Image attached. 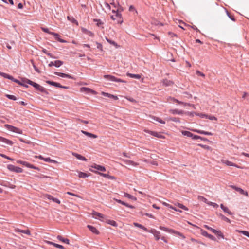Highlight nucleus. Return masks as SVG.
<instances>
[{
	"label": "nucleus",
	"mask_w": 249,
	"mask_h": 249,
	"mask_svg": "<svg viewBox=\"0 0 249 249\" xmlns=\"http://www.w3.org/2000/svg\"><path fill=\"white\" fill-rule=\"evenodd\" d=\"M159 229L164 231L171 233V234H175L177 235H179L180 237H182L183 238H185L184 236L180 232L176 231L173 229H169L168 228H166L165 227H163L162 226H160L159 227Z\"/></svg>",
	"instance_id": "obj_1"
},
{
	"label": "nucleus",
	"mask_w": 249,
	"mask_h": 249,
	"mask_svg": "<svg viewBox=\"0 0 249 249\" xmlns=\"http://www.w3.org/2000/svg\"><path fill=\"white\" fill-rule=\"evenodd\" d=\"M112 12L115 13V15L111 16V18L113 20H116L118 24H122L123 20L121 14L118 11L113 10Z\"/></svg>",
	"instance_id": "obj_2"
},
{
	"label": "nucleus",
	"mask_w": 249,
	"mask_h": 249,
	"mask_svg": "<svg viewBox=\"0 0 249 249\" xmlns=\"http://www.w3.org/2000/svg\"><path fill=\"white\" fill-rule=\"evenodd\" d=\"M104 78L105 79H107L110 81L116 82H121V83H126V81L124 80H122L120 78H118L114 76L111 75H104Z\"/></svg>",
	"instance_id": "obj_3"
},
{
	"label": "nucleus",
	"mask_w": 249,
	"mask_h": 249,
	"mask_svg": "<svg viewBox=\"0 0 249 249\" xmlns=\"http://www.w3.org/2000/svg\"><path fill=\"white\" fill-rule=\"evenodd\" d=\"M5 128H6L8 130L10 131H12L13 132H15L18 134H22V130L20 129L17 128L16 127H15L13 125L6 124L4 125Z\"/></svg>",
	"instance_id": "obj_4"
},
{
	"label": "nucleus",
	"mask_w": 249,
	"mask_h": 249,
	"mask_svg": "<svg viewBox=\"0 0 249 249\" xmlns=\"http://www.w3.org/2000/svg\"><path fill=\"white\" fill-rule=\"evenodd\" d=\"M204 227L206 229H207L209 230H210L213 233L216 234L218 237H221L223 239L224 238V236L220 231H217L215 229H214L209 227V226H208L207 225H205L204 226Z\"/></svg>",
	"instance_id": "obj_5"
},
{
	"label": "nucleus",
	"mask_w": 249,
	"mask_h": 249,
	"mask_svg": "<svg viewBox=\"0 0 249 249\" xmlns=\"http://www.w3.org/2000/svg\"><path fill=\"white\" fill-rule=\"evenodd\" d=\"M17 163H18V164H22L28 168H32V169H36V170H37L38 171L40 170V169L36 167V166H34V165L33 164H31L30 163H29V162H27V161H23V160H17Z\"/></svg>",
	"instance_id": "obj_6"
},
{
	"label": "nucleus",
	"mask_w": 249,
	"mask_h": 249,
	"mask_svg": "<svg viewBox=\"0 0 249 249\" xmlns=\"http://www.w3.org/2000/svg\"><path fill=\"white\" fill-rule=\"evenodd\" d=\"M7 169L10 171L18 173H22L23 172L22 169L20 167L15 166L12 164L8 165Z\"/></svg>",
	"instance_id": "obj_7"
},
{
	"label": "nucleus",
	"mask_w": 249,
	"mask_h": 249,
	"mask_svg": "<svg viewBox=\"0 0 249 249\" xmlns=\"http://www.w3.org/2000/svg\"><path fill=\"white\" fill-rule=\"evenodd\" d=\"M91 215L93 218L100 220L101 221H103V219H104L105 217V215L104 214L97 212L94 210L92 211Z\"/></svg>",
	"instance_id": "obj_8"
},
{
	"label": "nucleus",
	"mask_w": 249,
	"mask_h": 249,
	"mask_svg": "<svg viewBox=\"0 0 249 249\" xmlns=\"http://www.w3.org/2000/svg\"><path fill=\"white\" fill-rule=\"evenodd\" d=\"M147 232L153 234L156 240H159L160 238V232L154 229L149 230Z\"/></svg>",
	"instance_id": "obj_9"
},
{
	"label": "nucleus",
	"mask_w": 249,
	"mask_h": 249,
	"mask_svg": "<svg viewBox=\"0 0 249 249\" xmlns=\"http://www.w3.org/2000/svg\"><path fill=\"white\" fill-rule=\"evenodd\" d=\"M200 233L203 236L207 237L213 241L216 240V238L214 236L210 234H209L206 231L202 229L200 230Z\"/></svg>",
	"instance_id": "obj_10"
},
{
	"label": "nucleus",
	"mask_w": 249,
	"mask_h": 249,
	"mask_svg": "<svg viewBox=\"0 0 249 249\" xmlns=\"http://www.w3.org/2000/svg\"><path fill=\"white\" fill-rule=\"evenodd\" d=\"M21 79L22 80V81L24 82H26L27 83V84L32 86L33 87H34L35 89L37 87H38L39 86V84L36 83V82H34L26 78H21Z\"/></svg>",
	"instance_id": "obj_11"
},
{
	"label": "nucleus",
	"mask_w": 249,
	"mask_h": 249,
	"mask_svg": "<svg viewBox=\"0 0 249 249\" xmlns=\"http://www.w3.org/2000/svg\"><path fill=\"white\" fill-rule=\"evenodd\" d=\"M54 74L57 76L63 77V78H68L69 79H73L74 78L72 76H71L70 74H66L62 72H55Z\"/></svg>",
	"instance_id": "obj_12"
},
{
	"label": "nucleus",
	"mask_w": 249,
	"mask_h": 249,
	"mask_svg": "<svg viewBox=\"0 0 249 249\" xmlns=\"http://www.w3.org/2000/svg\"><path fill=\"white\" fill-rule=\"evenodd\" d=\"M169 112L172 114H178L181 115L185 113V111L182 110H179L178 109H171Z\"/></svg>",
	"instance_id": "obj_13"
},
{
	"label": "nucleus",
	"mask_w": 249,
	"mask_h": 249,
	"mask_svg": "<svg viewBox=\"0 0 249 249\" xmlns=\"http://www.w3.org/2000/svg\"><path fill=\"white\" fill-rule=\"evenodd\" d=\"M91 167L102 172H105L106 170V168L104 166L96 164H93L91 166Z\"/></svg>",
	"instance_id": "obj_14"
},
{
	"label": "nucleus",
	"mask_w": 249,
	"mask_h": 249,
	"mask_svg": "<svg viewBox=\"0 0 249 249\" xmlns=\"http://www.w3.org/2000/svg\"><path fill=\"white\" fill-rule=\"evenodd\" d=\"M220 208L224 211V213H228L230 215H233V213H232L229 208L225 206L223 204H220Z\"/></svg>",
	"instance_id": "obj_15"
},
{
	"label": "nucleus",
	"mask_w": 249,
	"mask_h": 249,
	"mask_svg": "<svg viewBox=\"0 0 249 249\" xmlns=\"http://www.w3.org/2000/svg\"><path fill=\"white\" fill-rule=\"evenodd\" d=\"M51 35L54 36H55V39L61 43H66L67 42V41H66L63 39H61L60 38V35L57 33L53 32V33H51Z\"/></svg>",
	"instance_id": "obj_16"
},
{
	"label": "nucleus",
	"mask_w": 249,
	"mask_h": 249,
	"mask_svg": "<svg viewBox=\"0 0 249 249\" xmlns=\"http://www.w3.org/2000/svg\"><path fill=\"white\" fill-rule=\"evenodd\" d=\"M147 133L150 134L152 136H153L154 137H157V138H162V136L161 134H160V133L153 131L151 130H146L145 131Z\"/></svg>",
	"instance_id": "obj_17"
},
{
	"label": "nucleus",
	"mask_w": 249,
	"mask_h": 249,
	"mask_svg": "<svg viewBox=\"0 0 249 249\" xmlns=\"http://www.w3.org/2000/svg\"><path fill=\"white\" fill-rule=\"evenodd\" d=\"M114 200L117 202V203H120V204H122L123 205H124V206H125L126 207H128V208H130L131 209H133L134 208V207L132 205H129L128 204V203H126L125 202H124V201H122L120 199H116V198H114Z\"/></svg>",
	"instance_id": "obj_18"
},
{
	"label": "nucleus",
	"mask_w": 249,
	"mask_h": 249,
	"mask_svg": "<svg viewBox=\"0 0 249 249\" xmlns=\"http://www.w3.org/2000/svg\"><path fill=\"white\" fill-rule=\"evenodd\" d=\"M88 228L93 233L98 235L99 234V231L94 226L90 225L87 226Z\"/></svg>",
	"instance_id": "obj_19"
},
{
	"label": "nucleus",
	"mask_w": 249,
	"mask_h": 249,
	"mask_svg": "<svg viewBox=\"0 0 249 249\" xmlns=\"http://www.w3.org/2000/svg\"><path fill=\"white\" fill-rule=\"evenodd\" d=\"M102 95H103L105 97H107L110 98H112V99H113L115 100H117L118 99V97L117 96L113 95V94H111L108 93H106V92H102Z\"/></svg>",
	"instance_id": "obj_20"
},
{
	"label": "nucleus",
	"mask_w": 249,
	"mask_h": 249,
	"mask_svg": "<svg viewBox=\"0 0 249 249\" xmlns=\"http://www.w3.org/2000/svg\"><path fill=\"white\" fill-rule=\"evenodd\" d=\"M72 155L74 156L75 157H76L77 159L80 160L82 161H86L87 160V159L84 156H82L81 155H80L78 153L73 152L72 153Z\"/></svg>",
	"instance_id": "obj_21"
},
{
	"label": "nucleus",
	"mask_w": 249,
	"mask_h": 249,
	"mask_svg": "<svg viewBox=\"0 0 249 249\" xmlns=\"http://www.w3.org/2000/svg\"><path fill=\"white\" fill-rule=\"evenodd\" d=\"M0 142H3L9 145H12L13 144L12 141L1 136H0Z\"/></svg>",
	"instance_id": "obj_22"
},
{
	"label": "nucleus",
	"mask_w": 249,
	"mask_h": 249,
	"mask_svg": "<svg viewBox=\"0 0 249 249\" xmlns=\"http://www.w3.org/2000/svg\"><path fill=\"white\" fill-rule=\"evenodd\" d=\"M171 100L173 102H176V103H178V104H180V105H184V106H194L193 105H192V104H191L190 103H184V102H182V101H180L178 100V99H175L174 98H172Z\"/></svg>",
	"instance_id": "obj_23"
},
{
	"label": "nucleus",
	"mask_w": 249,
	"mask_h": 249,
	"mask_svg": "<svg viewBox=\"0 0 249 249\" xmlns=\"http://www.w3.org/2000/svg\"><path fill=\"white\" fill-rule=\"evenodd\" d=\"M15 231L16 232H20L26 234L27 235H30L31 234L30 231L29 230H20L19 228H16L15 229Z\"/></svg>",
	"instance_id": "obj_24"
},
{
	"label": "nucleus",
	"mask_w": 249,
	"mask_h": 249,
	"mask_svg": "<svg viewBox=\"0 0 249 249\" xmlns=\"http://www.w3.org/2000/svg\"><path fill=\"white\" fill-rule=\"evenodd\" d=\"M47 243L49 245H52L57 248H59L60 249H65V248L63 246L58 244L55 243L51 242V241H48Z\"/></svg>",
	"instance_id": "obj_25"
},
{
	"label": "nucleus",
	"mask_w": 249,
	"mask_h": 249,
	"mask_svg": "<svg viewBox=\"0 0 249 249\" xmlns=\"http://www.w3.org/2000/svg\"><path fill=\"white\" fill-rule=\"evenodd\" d=\"M78 176L80 178H85L89 176L90 174H87L86 173L82 172L81 171H77Z\"/></svg>",
	"instance_id": "obj_26"
},
{
	"label": "nucleus",
	"mask_w": 249,
	"mask_h": 249,
	"mask_svg": "<svg viewBox=\"0 0 249 249\" xmlns=\"http://www.w3.org/2000/svg\"><path fill=\"white\" fill-rule=\"evenodd\" d=\"M47 198L48 199L51 200L53 202H54L55 203H56L57 204H60V201L58 198H55V197H53L52 196H51L50 195H48L47 196Z\"/></svg>",
	"instance_id": "obj_27"
},
{
	"label": "nucleus",
	"mask_w": 249,
	"mask_h": 249,
	"mask_svg": "<svg viewBox=\"0 0 249 249\" xmlns=\"http://www.w3.org/2000/svg\"><path fill=\"white\" fill-rule=\"evenodd\" d=\"M126 75L130 78L139 79L141 76L140 74H132L129 72L126 73Z\"/></svg>",
	"instance_id": "obj_28"
},
{
	"label": "nucleus",
	"mask_w": 249,
	"mask_h": 249,
	"mask_svg": "<svg viewBox=\"0 0 249 249\" xmlns=\"http://www.w3.org/2000/svg\"><path fill=\"white\" fill-rule=\"evenodd\" d=\"M162 83L163 85L165 86H170L173 84V82L172 81L167 79H163Z\"/></svg>",
	"instance_id": "obj_29"
},
{
	"label": "nucleus",
	"mask_w": 249,
	"mask_h": 249,
	"mask_svg": "<svg viewBox=\"0 0 249 249\" xmlns=\"http://www.w3.org/2000/svg\"><path fill=\"white\" fill-rule=\"evenodd\" d=\"M81 132L83 134H85V135H86L89 137H91V138H97V136L94 134H92V133H89V132L84 131V130H82Z\"/></svg>",
	"instance_id": "obj_30"
},
{
	"label": "nucleus",
	"mask_w": 249,
	"mask_h": 249,
	"mask_svg": "<svg viewBox=\"0 0 249 249\" xmlns=\"http://www.w3.org/2000/svg\"><path fill=\"white\" fill-rule=\"evenodd\" d=\"M195 131L199 134H204L205 135H209V136L213 135V133L210 132L205 131L201 130H195Z\"/></svg>",
	"instance_id": "obj_31"
},
{
	"label": "nucleus",
	"mask_w": 249,
	"mask_h": 249,
	"mask_svg": "<svg viewBox=\"0 0 249 249\" xmlns=\"http://www.w3.org/2000/svg\"><path fill=\"white\" fill-rule=\"evenodd\" d=\"M217 215L223 220L227 222L228 223H231V221L230 219L227 218V217L225 216L222 213H219L217 214Z\"/></svg>",
	"instance_id": "obj_32"
},
{
	"label": "nucleus",
	"mask_w": 249,
	"mask_h": 249,
	"mask_svg": "<svg viewBox=\"0 0 249 249\" xmlns=\"http://www.w3.org/2000/svg\"><path fill=\"white\" fill-rule=\"evenodd\" d=\"M57 239H58L59 241H62L65 243H66L67 244H70V241L67 238H63L62 236L61 235H58L57 236Z\"/></svg>",
	"instance_id": "obj_33"
},
{
	"label": "nucleus",
	"mask_w": 249,
	"mask_h": 249,
	"mask_svg": "<svg viewBox=\"0 0 249 249\" xmlns=\"http://www.w3.org/2000/svg\"><path fill=\"white\" fill-rule=\"evenodd\" d=\"M134 225L135 227H137L138 228H139L142 230H143V231L147 232L148 231V229L147 228H146V227H145L144 226H143L142 225V224H140L139 223H134Z\"/></svg>",
	"instance_id": "obj_34"
},
{
	"label": "nucleus",
	"mask_w": 249,
	"mask_h": 249,
	"mask_svg": "<svg viewBox=\"0 0 249 249\" xmlns=\"http://www.w3.org/2000/svg\"><path fill=\"white\" fill-rule=\"evenodd\" d=\"M167 121H172L175 122L180 123V119L179 118L176 117H167L165 119Z\"/></svg>",
	"instance_id": "obj_35"
},
{
	"label": "nucleus",
	"mask_w": 249,
	"mask_h": 249,
	"mask_svg": "<svg viewBox=\"0 0 249 249\" xmlns=\"http://www.w3.org/2000/svg\"><path fill=\"white\" fill-rule=\"evenodd\" d=\"M42 52L52 58H56L51 53H49L46 49H43Z\"/></svg>",
	"instance_id": "obj_36"
},
{
	"label": "nucleus",
	"mask_w": 249,
	"mask_h": 249,
	"mask_svg": "<svg viewBox=\"0 0 249 249\" xmlns=\"http://www.w3.org/2000/svg\"><path fill=\"white\" fill-rule=\"evenodd\" d=\"M67 19L68 20L71 21V23L78 25L77 21L73 17L68 16Z\"/></svg>",
	"instance_id": "obj_37"
},
{
	"label": "nucleus",
	"mask_w": 249,
	"mask_h": 249,
	"mask_svg": "<svg viewBox=\"0 0 249 249\" xmlns=\"http://www.w3.org/2000/svg\"><path fill=\"white\" fill-rule=\"evenodd\" d=\"M221 161L223 163L226 164L227 166H234V163H233L231 161H230L229 160H221Z\"/></svg>",
	"instance_id": "obj_38"
},
{
	"label": "nucleus",
	"mask_w": 249,
	"mask_h": 249,
	"mask_svg": "<svg viewBox=\"0 0 249 249\" xmlns=\"http://www.w3.org/2000/svg\"><path fill=\"white\" fill-rule=\"evenodd\" d=\"M106 222L114 227H117L118 226V224L114 220H107Z\"/></svg>",
	"instance_id": "obj_39"
},
{
	"label": "nucleus",
	"mask_w": 249,
	"mask_h": 249,
	"mask_svg": "<svg viewBox=\"0 0 249 249\" xmlns=\"http://www.w3.org/2000/svg\"><path fill=\"white\" fill-rule=\"evenodd\" d=\"M54 66L59 68L63 64V62L61 60H56L54 62Z\"/></svg>",
	"instance_id": "obj_40"
},
{
	"label": "nucleus",
	"mask_w": 249,
	"mask_h": 249,
	"mask_svg": "<svg viewBox=\"0 0 249 249\" xmlns=\"http://www.w3.org/2000/svg\"><path fill=\"white\" fill-rule=\"evenodd\" d=\"M124 196L125 197H127L128 198H129V199L133 200H136V199H137L135 196H132L129 194H128L127 193H124Z\"/></svg>",
	"instance_id": "obj_41"
},
{
	"label": "nucleus",
	"mask_w": 249,
	"mask_h": 249,
	"mask_svg": "<svg viewBox=\"0 0 249 249\" xmlns=\"http://www.w3.org/2000/svg\"><path fill=\"white\" fill-rule=\"evenodd\" d=\"M181 133L183 135L187 136L188 137H190L192 136V133L188 131H182Z\"/></svg>",
	"instance_id": "obj_42"
},
{
	"label": "nucleus",
	"mask_w": 249,
	"mask_h": 249,
	"mask_svg": "<svg viewBox=\"0 0 249 249\" xmlns=\"http://www.w3.org/2000/svg\"><path fill=\"white\" fill-rule=\"evenodd\" d=\"M38 91H40L42 93H45L46 94H48V92L46 90V89L41 85L40 86V87L39 88Z\"/></svg>",
	"instance_id": "obj_43"
},
{
	"label": "nucleus",
	"mask_w": 249,
	"mask_h": 249,
	"mask_svg": "<svg viewBox=\"0 0 249 249\" xmlns=\"http://www.w3.org/2000/svg\"><path fill=\"white\" fill-rule=\"evenodd\" d=\"M44 161H46V162H48L51 163H57V162L56 161H55L51 159L50 158H49V157L45 158V159H44Z\"/></svg>",
	"instance_id": "obj_44"
},
{
	"label": "nucleus",
	"mask_w": 249,
	"mask_h": 249,
	"mask_svg": "<svg viewBox=\"0 0 249 249\" xmlns=\"http://www.w3.org/2000/svg\"><path fill=\"white\" fill-rule=\"evenodd\" d=\"M231 187L236 191L238 192L241 194H242V193H243L244 190L240 187H238L235 186H232Z\"/></svg>",
	"instance_id": "obj_45"
},
{
	"label": "nucleus",
	"mask_w": 249,
	"mask_h": 249,
	"mask_svg": "<svg viewBox=\"0 0 249 249\" xmlns=\"http://www.w3.org/2000/svg\"><path fill=\"white\" fill-rule=\"evenodd\" d=\"M163 205L170 209H172L176 211H178V212H181V211H179V210H178L176 208H175L174 207L171 206V205H170L168 203H165V202H164L163 203Z\"/></svg>",
	"instance_id": "obj_46"
},
{
	"label": "nucleus",
	"mask_w": 249,
	"mask_h": 249,
	"mask_svg": "<svg viewBox=\"0 0 249 249\" xmlns=\"http://www.w3.org/2000/svg\"><path fill=\"white\" fill-rule=\"evenodd\" d=\"M153 119L159 123L162 124H165V122L162 119H161L160 118L157 117H153Z\"/></svg>",
	"instance_id": "obj_47"
},
{
	"label": "nucleus",
	"mask_w": 249,
	"mask_h": 249,
	"mask_svg": "<svg viewBox=\"0 0 249 249\" xmlns=\"http://www.w3.org/2000/svg\"><path fill=\"white\" fill-rule=\"evenodd\" d=\"M82 89H83V90H84L85 91H86L88 93H94L95 92V91H94L92 89L89 88L83 87Z\"/></svg>",
	"instance_id": "obj_48"
},
{
	"label": "nucleus",
	"mask_w": 249,
	"mask_h": 249,
	"mask_svg": "<svg viewBox=\"0 0 249 249\" xmlns=\"http://www.w3.org/2000/svg\"><path fill=\"white\" fill-rule=\"evenodd\" d=\"M31 63L32 64V65H33V67L34 69V70H35V71L37 72L38 73H41V71H40L38 69V68L37 67H36V66L35 65L34 62V61L33 60H31Z\"/></svg>",
	"instance_id": "obj_49"
},
{
	"label": "nucleus",
	"mask_w": 249,
	"mask_h": 249,
	"mask_svg": "<svg viewBox=\"0 0 249 249\" xmlns=\"http://www.w3.org/2000/svg\"><path fill=\"white\" fill-rule=\"evenodd\" d=\"M106 39L107 41V42H108L109 44L113 45L116 47L117 46V44L114 41L111 40L107 37H106Z\"/></svg>",
	"instance_id": "obj_50"
},
{
	"label": "nucleus",
	"mask_w": 249,
	"mask_h": 249,
	"mask_svg": "<svg viewBox=\"0 0 249 249\" xmlns=\"http://www.w3.org/2000/svg\"><path fill=\"white\" fill-rule=\"evenodd\" d=\"M237 231L239 233H241L243 234V235H244L249 238V231H239V230H237Z\"/></svg>",
	"instance_id": "obj_51"
},
{
	"label": "nucleus",
	"mask_w": 249,
	"mask_h": 249,
	"mask_svg": "<svg viewBox=\"0 0 249 249\" xmlns=\"http://www.w3.org/2000/svg\"><path fill=\"white\" fill-rule=\"evenodd\" d=\"M92 172H94V171H92ZM95 173H98L99 174L100 176L103 177H105V178H108V177H109V175L108 174H105V173H100L98 171H94Z\"/></svg>",
	"instance_id": "obj_52"
},
{
	"label": "nucleus",
	"mask_w": 249,
	"mask_h": 249,
	"mask_svg": "<svg viewBox=\"0 0 249 249\" xmlns=\"http://www.w3.org/2000/svg\"><path fill=\"white\" fill-rule=\"evenodd\" d=\"M5 96L9 99L12 100L14 101H15L17 99L16 96L13 95L6 94Z\"/></svg>",
	"instance_id": "obj_53"
},
{
	"label": "nucleus",
	"mask_w": 249,
	"mask_h": 249,
	"mask_svg": "<svg viewBox=\"0 0 249 249\" xmlns=\"http://www.w3.org/2000/svg\"><path fill=\"white\" fill-rule=\"evenodd\" d=\"M177 206L179 208H181L185 211H188V209L187 207H186L185 206L183 205V204L181 203H178Z\"/></svg>",
	"instance_id": "obj_54"
},
{
	"label": "nucleus",
	"mask_w": 249,
	"mask_h": 249,
	"mask_svg": "<svg viewBox=\"0 0 249 249\" xmlns=\"http://www.w3.org/2000/svg\"><path fill=\"white\" fill-rule=\"evenodd\" d=\"M82 31L86 33L89 36L92 37L94 35L93 33L91 31H88L86 29H82Z\"/></svg>",
	"instance_id": "obj_55"
},
{
	"label": "nucleus",
	"mask_w": 249,
	"mask_h": 249,
	"mask_svg": "<svg viewBox=\"0 0 249 249\" xmlns=\"http://www.w3.org/2000/svg\"><path fill=\"white\" fill-rule=\"evenodd\" d=\"M94 21L97 22L96 25L98 27H100L101 25L103 24V22L99 19H94Z\"/></svg>",
	"instance_id": "obj_56"
},
{
	"label": "nucleus",
	"mask_w": 249,
	"mask_h": 249,
	"mask_svg": "<svg viewBox=\"0 0 249 249\" xmlns=\"http://www.w3.org/2000/svg\"><path fill=\"white\" fill-rule=\"evenodd\" d=\"M41 30L45 33H48L50 35H51V33H53V32H51L49 31V29L45 27H42Z\"/></svg>",
	"instance_id": "obj_57"
},
{
	"label": "nucleus",
	"mask_w": 249,
	"mask_h": 249,
	"mask_svg": "<svg viewBox=\"0 0 249 249\" xmlns=\"http://www.w3.org/2000/svg\"><path fill=\"white\" fill-rule=\"evenodd\" d=\"M198 146L204 148L205 149L209 150L210 149V147L207 145H204L202 144H198Z\"/></svg>",
	"instance_id": "obj_58"
},
{
	"label": "nucleus",
	"mask_w": 249,
	"mask_h": 249,
	"mask_svg": "<svg viewBox=\"0 0 249 249\" xmlns=\"http://www.w3.org/2000/svg\"><path fill=\"white\" fill-rule=\"evenodd\" d=\"M142 215H145V216H146L149 218H152V219L155 218V217L153 214H152L151 213H145L142 214Z\"/></svg>",
	"instance_id": "obj_59"
},
{
	"label": "nucleus",
	"mask_w": 249,
	"mask_h": 249,
	"mask_svg": "<svg viewBox=\"0 0 249 249\" xmlns=\"http://www.w3.org/2000/svg\"><path fill=\"white\" fill-rule=\"evenodd\" d=\"M0 75L7 79H9V77L10 76V75L1 71H0Z\"/></svg>",
	"instance_id": "obj_60"
},
{
	"label": "nucleus",
	"mask_w": 249,
	"mask_h": 249,
	"mask_svg": "<svg viewBox=\"0 0 249 249\" xmlns=\"http://www.w3.org/2000/svg\"><path fill=\"white\" fill-rule=\"evenodd\" d=\"M227 15L229 17V18L232 21H235V19L233 15H231L229 12L227 11Z\"/></svg>",
	"instance_id": "obj_61"
},
{
	"label": "nucleus",
	"mask_w": 249,
	"mask_h": 249,
	"mask_svg": "<svg viewBox=\"0 0 249 249\" xmlns=\"http://www.w3.org/2000/svg\"><path fill=\"white\" fill-rule=\"evenodd\" d=\"M184 114L188 115L191 117H193L194 116V114L197 115L196 113L194 112H189V111H185Z\"/></svg>",
	"instance_id": "obj_62"
},
{
	"label": "nucleus",
	"mask_w": 249,
	"mask_h": 249,
	"mask_svg": "<svg viewBox=\"0 0 249 249\" xmlns=\"http://www.w3.org/2000/svg\"><path fill=\"white\" fill-rule=\"evenodd\" d=\"M0 156L4 158L7 159L8 160H13L14 159L11 158L10 157L3 154H0Z\"/></svg>",
	"instance_id": "obj_63"
},
{
	"label": "nucleus",
	"mask_w": 249,
	"mask_h": 249,
	"mask_svg": "<svg viewBox=\"0 0 249 249\" xmlns=\"http://www.w3.org/2000/svg\"><path fill=\"white\" fill-rule=\"evenodd\" d=\"M243 98L246 99L247 100H249V94L245 92L242 96Z\"/></svg>",
	"instance_id": "obj_64"
}]
</instances>
